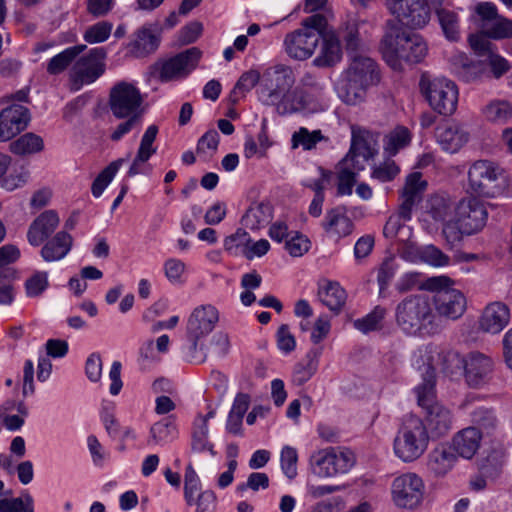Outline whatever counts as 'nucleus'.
I'll list each match as a JSON object with an SVG mask.
<instances>
[{
    "label": "nucleus",
    "mask_w": 512,
    "mask_h": 512,
    "mask_svg": "<svg viewBox=\"0 0 512 512\" xmlns=\"http://www.w3.org/2000/svg\"><path fill=\"white\" fill-rule=\"evenodd\" d=\"M272 219V208L266 203H253L242 217V224L251 230H258Z\"/></svg>",
    "instance_id": "38"
},
{
    "label": "nucleus",
    "mask_w": 512,
    "mask_h": 512,
    "mask_svg": "<svg viewBox=\"0 0 512 512\" xmlns=\"http://www.w3.org/2000/svg\"><path fill=\"white\" fill-rule=\"evenodd\" d=\"M481 439L482 432L477 427H467L453 437V450L459 456L471 459L478 451Z\"/></svg>",
    "instance_id": "26"
},
{
    "label": "nucleus",
    "mask_w": 512,
    "mask_h": 512,
    "mask_svg": "<svg viewBox=\"0 0 512 512\" xmlns=\"http://www.w3.org/2000/svg\"><path fill=\"white\" fill-rule=\"evenodd\" d=\"M327 26L322 14H313L302 21L301 27L288 33L284 39L286 53L296 60L310 58Z\"/></svg>",
    "instance_id": "4"
},
{
    "label": "nucleus",
    "mask_w": 512,
    "mask_h": 512,
    "mask_svg": "<svg viewBox=\"0 0 512 512\" xmlns=\"http://www.w3.org/2000/svg\"><path fill=\"white\" fill-rule=\"evenodd\" d=\"M396 322L407 334H416L434 321L431 300L425 295L404 298L396 307Z\"/></svg>",
    "instance_id": "5"
},
{
    "label": "nucleus",
    "mask_w": 512,
    "mask_h": 512,
    "mask_svg": "<svg viewBox=\"0 0 512 512\" xmlns=\"http://www.w3.org/2000/svg\"><path fill=\"white\" fill-rule=\"evenodd\" d=\"M87 445L94 465L97 467H103L105 462L109 459V452L104 449L95 435L88 436Z\"/></svg>",
    "instance_id": "64"
},
{
    "label": "nucleus",
    "mask_w": 512,
    "mask_h": 512,
    "mask_svg": "<svg viewBox=\"0 0 512 512\" xmlns=\"http://www.w3.org/2000/svg\"><path fill=\"white\" fill-rule=\"evenodd\" d=\"M506 187L504 170L489 160L475 161L468 170V188L477 196L493 198Z\"/></svg>",
    "instance_id": "6"
},
{
    "label": "nucleus",
    "mask_w": 512,
    "mask_h": 512,
    "mask_svg": "<svg viewBox=\"0 0 512 512\" xmlns=\"http://www.w3.org/2000/svg\"><path fill=\"white\" fill-rule=\"evenodd\" d=\"M310 240L303 234L296 232L285 242V249L293 257H300L308 252Z\"/></svg>",
    "instance_id": "61"
},
{
    "label": "nucleus",
    "mask_w": 512,
    "mask_h": 512,
    "mask_svg": "<svg viewBox=\"0 0 512 512\" xmlns=\"http://www.w3.org/2000/svg\"><path fill=\"white\" fill-rule=\"evenodd\" d=\"M400 214V207L398 208L397 214L391 215L386 221L383 228V235L388 239L398 238L400 241H405V238L401 237V234L405 230L408 231L407 238L410 236L409 228L406 227L403 222L408 221Z\"/></svg>",
    "instance_id": "55"
},
{
    "label": "nucleus",
    "mask_w": 512,
    "mask_h": 512,
    "mask_svg": "<svg viewBox=\"0 0 512 512\" xmlns=\"http://www.w3.org/2000/svg\"><path fill=\"white\" fill-rule=\"evenodd\" d=\"M320 301L333 312H340L346 303L347 294L338 282L323 281L319 284Z\"/></svg>",
    "instance_id": "33"
},
{
    "label": "nucleus",
    "mask_w": 512,
    "mask_h": 512,
    "mask_svg": "<svg viewBox=\"0 0 512 512\" xmlns=\"http://www.w3.org/2000/svg\"><path fill=\"white\" fill-rule=\"evenodd\" d=\"M321 227L328 236L341 239L353 232L354 223L348 217L345 207L337 206L326 211Z\"/></svg>",
    "instance_id": "23"
},
{
    "label": "nucleus",
    "mask_w": 512,
    "mask_h": 512,
    "mask_svg": "<svg viewBox=\"0 0 512 512\" xmlns=\"http://www.w3.org/2000/svg\"><path fill=\"white\" fill-rule=\"evenodd\" d=\"M29 109L20 104H11L0 112V141H8L23 130L30 122Z\"/></svg>",
    "instance_id": "17"
},
{
    "label": "nucleus",
    "mask_w": 512,
    "mask_h": 512,
    "mask_svg": "<svg viewBox=\"0 0 512 512\" xmlns=\"http://www.w3.org/2000/svg\"><path fill=\"white\" fill-rule=\"evenodd\" d=\"M324 139L321 130L310 132L305 127H300L292 135V147L302 146L304 150H311L316 147L317 143Z\"/></svg>",
    "instance_id": "53"
},
{
    "label": "nucleus",
    "mask_w": 512,
    "mask_h": 512,
    "mask_svg": "<svg viewBox=\"0 0 512 512\" xmlns=\"http://www.w3.org/2000/svg\"><path fill=\"white\" fill-rule=\"evenodd\" d=\"M72 236L65 231L58 232L52 239L46 242L41 249V256L46 262L59 261L71 250Z\"/></svg>",
    "instance_id": "34"
},
{
    "label": "nucleus",
    "mask_w": 512,
    "mask_h": 512,
    "mask_svg": "<svg viewBox=\"0 0 512 512\" xmlns=\"http://www.w3.org/2000/svg\"><path fill=\"white\" fill-rule=\"evenodd\" d=\"M307 358L306 364L299 363L295 366L293 381L298 385L307 382L317 371L318 362L311 357L310 353L307 355Z\"/></svg>",
    "instance_id": "60"
},
{
    "label": "nucleus",
    "mask_w": 512,
    "mask_h": 512,
    "mask_svg": "<svg viewBox=\"0 0 512 512\" xmlns=\"http://www.w3.org/2000/svg\"><path fill=\"white\" fill-rule=\"evenodd\" d=\"M354 463L355 459L352 452L334 447L318 450L310 457L312 472L322 478L347 473Z\"/></svg>",
    "instance_id": "11"
},
{
    "label": "nucleus",
    "mask_w": 512,
    "mask_h": 512,
    "mask_svg": "<svg viewBox=\"0 0 512 512\" xmlns=\"http://www.w3.org/2000/svg\"><path fill=\"white\" fill-rule=\"evenodd\" d=\"M423 494V480L415 473H405L393 480L392 497L399 507H416L421 502Z\"/></svg>",
    "instance_id": "13"
},
{
    "label": "nucleus",
    "mask_w": 512,
    "mask_h": 512,
    "mask_svg": "<svg viewBox=\"0 0 512 512\" xmlns=\"http://www.w3.org/2000/svg\"><path fill=\"white\" fill-rule=\"evenodd\" d=\"M471 421L486 434H491L498 422L494 411L486 407L475 408L471 413Z\"/></svg>",
    "instance_id": "52"
},
{
    "label": "nucleus",
    "mask_w": 512,
    "mask_h": 512,
    "mask_svg": "<svg viewBox=\"0 0 512 512\" xmlns=\"http://www.w3.org/2000/svg\"><path fill=\"white\" fill-rule=\"evenodd\" d=\"M280 461L283 473L289 479H293L297 475V450L291 446H284L281 451Z\"/></svg>",
    "instance_id": "58"
},
{
    "label": "nucleus",
    "mask_w": 512,
    "mask_h": 512,
    "mask_svg": "<svg viewBox=\"0 0 512 512\" xmlns=\"http://www.w3.org/2000/svg\"><path fill=\"white\" fill-rule=\"evenodd\" d=\"M113 29V24L108 21H100L89 26L83 34V38L90 44L106 41Z\"/></svg>",
    "instance_id": "56"
},
{
    "label": "nucleus",
    "mask_w": 512,
    "mask_h": 512,
    "mask_svg": "<svg viewBox=\"0 0 512 512\" xmlns=\"http://www.w3.org/2000/svg\"><path fill=\"white\" fill-rule=\"evenodd\" d=\"M48 287L46 272H37L25 282L26 294L29 297H37Z\"/></svg>",
    "instance_id": "62"
},
{
    "label": "nucleus",
    "mask_w": 512,
    "mask_h": 512,
    "mask_svg": "<svg viewBox=\"0 0 512 512\" xmlns=\"http://www.w3.org/2000/svg\"><path fill=\"white\" fill-rule=\"evenodd\" d=\"M487 217L484 204L474 197L462 199L455 208V219L466 235L480 231L485 226Z\"/></svg>",
    "instance_id": "15"
},
{
    "label": "nucleus",
    "mask_w": 512,
    "mask_h": 512,
    "mask_svg": "<svg viewBox=\"0 0 512 512\" xmlns=\"http://www.w3.org/2000/svg\"><path fill=\"white\" fill-rule=\"evenodd\" d=\"M455 71L460 79L465 82L475 81L482 74V65L471 62L464 54L455 57Z\"/></svg>",
    "instance_id": "49"
},
{
    "label": "nucleus",
    "mask_w": 512,
    "mask_h": 512,
    "mask_svg": "<svg viewBox=\"0 0 512 512\" xmlns=\"http://www.w3.org/2000/svg\"><path fill=\"white\" fill-rule=\"evenodd\" d=\"M364 25V22L349 20L339 28L336 36L339 41L344 43L348 53H353V55L358 54L357 52L362 48L363 39L361 29Z\"/></svg>",
    "instance_id": "36"
},
{
    "label": "nucleus",
    "mask_w": 512,
    "mask_h": 512,
    "mask_svg": "<svg viewBox=\"0 0 512 512\" xmlns=\"http://www.w3.org/2000/svg\"><path fill=\"white\" fill-rule=\"evenodd\" d=\"M411 142V133L404 126H397L384 139V152L389 156H395L401 149Z\"/></svg>",
    "instance_id": "43"
},
{
    "label": "nucleus",
    "mask_w": 512,
    "mask_h": 512,
    "mask_svg": "<svg viewBox=\"0 0 512 512\" xmlns=\"http://www.w3.org/2000/svg\"><path fill=\"white\" fill-rule=\"evenodd\" d=\"M296 82V75L291 66L278 63L262 72V80L256 88L258 100L267 106H274L285 92Z\"/></svg>",
    "instance_id": "7"
},
{
    "label": "nucleus",
    "mask_w": 512,
    "mask_h": 512,
    "mask_svg": "<svg viewBox=\"0 0 512 512\" xmlns=\"http://www.w3.org/2000/svg\"><path fill=\"white\" fill-rule=\"evenodd\" d=\"M218 320L219 312L210 304L201 305L193 310L187 323V336L190 341L187 357L190 361L196 363L204 361L205 354H197L198 350L203 351V346L199 344V341L214 329Z\"/></svg>",
    "instance_id": "9"
},
{
    "label": "nucleus",
    "mask_w": 512,
    "mask_h": 512,
    "mask_svg": "<svg viewBox=\"0 0 512 512\" xmlns=\"http://www.w3.org/2000/svg\"><path fill=\"white\" fill-rule=\"evenodd\" d=\"M20 257V250L12 244L0 247V305H11L15 298L12 284L8 280L7 265L16 262Z\"/></svg>",
    "instance_id": "22"
},
{
    "label": "nucleus",
    "mask_w": 512,
    "mask_h": 512,
    "mask_svg": "<svg viewBox=\"0 0 512 512\" xmlns=\"http://www.w3.org/2000/svg\"><path fill=\"white\" fill-rule=\"evenodd\" d=\"M420 89L431 108L445 116L452 115L458 104L459 91L457 85L450 79L422 77Z\"/></svg>",
    "instance_id": "10"
},
{
    "label": "nucleus",
    "mask_w": 512,
    "mask_h": 512,
    "mask_svg": "<svg viewBox=\"0 0 512 512\" xmlns=\"http://www.w3.org/2000/svg\"><path fill=\"white\" fill-rule=\"evenodd\" d=\"M200 480L193 469L192 465L189 464L185 469L184 475V497L188 505H192L194 501V495L199 490Z\"/></svg>",
    "instance_id": "59"
},
{
    "label": "nucleus",
    "mask_w": 512,
    "mask_h": 512,
    "mask_svg": "<svg viewBox=\"0 0 512 512\" xmlns=\"http://www.w3.org/2000/svg\"><path fill=\"white\" fill-rule=\"evenodd\" d=\"M106 52L103 48H93L85 56L80 57L72 69V79L79 88L84 84L93 83L105 71L103 62Z\"/></svg>",
    "instance_id": "16"
},
{
    "label": "nucleus",
    "mask_w": 512,
    "mask_h": 512,
    "mask_svg": "<svg viewBox=\"0 0 512 512\" xmlns=\"http://www.w3.org/2000/svg\"><path fill=\"white\" fill-rule=\"evenodd\" d=\"M379 49L384 61L395 71L402 70L404 64L421 63L429 50L422 35L406 30L393 20L386 23Z\"/></svg>",
    "instance_id": "1"
},
{
    "label": "nucleus",
    "mask_w": 512,
    "mask_h": 512,
    "mask_svg": "<svg viewBox=\"0 0 512 512\" xmlns=\"http://www.w3.org/2000/svg\"><path fill=\"white\" fill-rule=\"evenodd\" d=\"M435 12L446 39L449 41L459 40L460 21L458 14L446 7L436 8Z\"/></svg>",
    "instance_id": "41"
},
{
    "label": "nucleus",
    "mask_w": 512,
    "mask_h": 512,
    "mask_svg": "<svg viewBox=\"0 0 512 512\" xmlns=\"http://www.w3.org/2000/svg\"><path fill=\"white\" fill-rule=\"evenodd\" d=\"M455 208L452 199L445 194H435L428 200V213L436 221H445Z\"/></svg>",
    "instance_id": "45"
},
{
    "label": "nucleus",
    "mask_w": 512,
    "mask_h": 512,
    "mask_svg": "<svg viewBox=\"0 0 512 512\" xmlns=\"http://www.w3.org/2000/svg\"><path fill=\"white\" fill-rule=\"evenodd\" d=\"M157 133L158 127L156 125H150L146 129L136 154L138 155V161H148L150 157L156 153V147L153 146V143L156 139Z\"/></svg>",
    "instance_id": "57"
},
{
    "label": "nucleus",
    "mask_w": 512,
    "mask_h": 512,
    "mask_svg": "<svg viewBox=\"0 0 512 512\" xmlns=\"http://www.w3.org/2000/svg\"><path fill=\"white\" fill-rule=\"evenodd\" d=\"M44 149L43 139L34 133L28 132L10 143V151L16 155H28L41 152Z\"/></svg>",
    "instance_id": "42"
},
{
    "label": "nucleus",
    "mask_w": 512,
    "mask_h": 512,
    "mask_svg": "<svg viewBox=\"0 0 512 512\" xmlns=\"http://www.w3.org/2000/svg\"><path fill=\"white\" fill-rule=\"evenodd\" d=\"M59 217L53 210L40 214L30 225L27 238L32 246H39L57 228Z\"/></svg>",
    "instance_id": "25"
},
{
    "label": "nucleus",
    "mask_w": 512,
    "mask_h": 512,
    "mask_svg": "<svg viewBox=\"0 0 512 512\" xmlns=\"http://www.w3.org/2000/svg\"><path fill=\"white\" fill-rule=\"evenodd\" d=\"M427 429L437 437L445 435L452 427L451 412L441 404H434L426 410Z\"/></svg>",
    "instance_id": "35"
},
{
    "label": "nucleus",
    "mask_w": 512,
    "mask_h": 512,
    "mask_svg": "<svg viewBox=\"0 0 512 512\" xmlns=\"http://www.w3.org/2000/svg\"><path fill=\"white\" fill-rule=\"evenodd\" d=\"M311 98L304 88L296 87L288 90L274 106L280 114H293L309 108Z\"/></svg>",
    "instance_id": "30"
},
{
    "label": "nucleus",
    "mask_w": 512,
    "mask_h": 512,
    "mask_svg": "<svg viewBox=\"0 0 512 512\" xmlns=\"http://www.w3.org/2000/svg\"><path fill=\"white\" fill-rule=\"evenodd\" d=\"M465 379L469 386L480 387L486 384L493 371L492 359L480 352H471L463 360Z\"/></svg>",
    "instance_id": "18"
},
{
    "label": "nucleus",
    "mask_w": 512,
    "mask_h": 512,
    "mask_svg": "<svg viewBox=\"0 0 512 512\" xmlns=\"http://www.w3.org/2000/svg\"><path fill=\"white\" fill-rule=\"evenodd\" d=\"M220 136L215 129H210L202 135L196 147V154L203 161H208L216 153Z\"/></svg>",
    "instance_id": "50"
},
{
    "label": "nucleus",
    "mask_w": 512,
    "mask_h": 512,
    "mask_svg": "<svg viewBox=\"0 0 512 512\" xmlns=\"http://www.w3.org/2000/svg\"><path fill=\"white\" fill-rule=\"evenodd\" d=\"M386 309L381 306H376L366 316L356 319L353 326L362 333H369L372 331L380 330L383 327V320L386 316Z\"/></svg>",
    "instance_id": "46"
},
{
    "label": "nucleus",
    "mask_w": 512,
    "mask_h": 512,
    "mask_svg": "<svg viewBox=\"0 0 512 512\" xmlns=\"http://www.w3.org/2000/svg\"><path fill=\"white\" fill-rule=\"evenodd\" d=\"M177 434L176 417L170 415L152 425L148 442L155 445H165L172 442Z\"/></svg>",
    "instance_id": "37"
},
{
    "label": "nucleus",
    "mask_w": 512,
    "mask_h": 512,
    "mask_svg": "<svg viewBox=\"0 0 512 512\" xmlns=\"http://www.w3.org/2000/svg\"><path fill=\"white\" fill-rule=\"evenodd\" d=\"M456 461L457 457L451 447L441 444L429 453L427 467L435 476H444L454 467Z\"/></svg>",
    "instance_id": "28"
},
{
    "label": "nucleus",
    "mask_w": 512,
    "mask_h": 512,
    "mask_svg": "<svg viewBox=\"0 0 512 512\" xmlns=\"http://www.w3.org/2000/svg\"><path fill=\"white\" fill-rule=\"evenodd\" d=\"M487 35L494 39L508 38L512 36V21L497 18L485 27Z\"/></svg>",
    "instance_id": "63"
},
{
    "label": "nucleus",
    "mask_w": 512,
    "mask_h": 512,
    "mask_svg": "<svg viewBox=\"0 0 512 512\" xmlns=\"http://www.w3.org/2000/svg\"><path fill=\"white\" fill-rule=\"evenodd\" d=\"M418 405L423 409H427L434 404H439L435 399V369L428 364L423 382L414 389Z\"/></svg>",
    "instance_id": "40"
},
{
    "label": "nucleus",
    "mask_w": 512,
    "mask_h": 512,
    "mask_svg": "<svg viewBox=\"0 0 512 512\" xmlns=\"http://www.w3.org/2000/svg\"><path fill=\"white\" fill-rule=\"evenodd\" d=\"M321 38L323 40L321 50L314 59V64L319 67L333 66L342 58L340 41L334 32H323Z\"/></svg>",
    "instance_id": "32"
},
{
    "label": "nucleus",
    "mask_w": 512,
    "mask_h": 512,
    "mask_svg": "<svg viewBox=\"0 0 512 512\" xmlns=\"http://www.w3.org/2000/svg\"><path fill=\"white\" fill-rule=\"evenodd\" d=\"M201 51L192 47L159 63V78L162 82L186 77L198 64Z\"/></svg>",
    "instance_id": "14"
},
{
    "label": "nucleus",
    "mask_w": 512,
    "mask_h": 512,
    "mask_svg": "<svg viewBox=\"0 0 512 512\" xmlns=\"http://www.w3.org/2000/svg\"><path fill=\"white\" fill-rule=\"evenodd\" d=\"M124 161L125 160L122 158L117 159L116 161L111 162L106 168H104L99 173V175L93 181L91 187V192L94 197L98 198L102 195L103 191L113 180L114 176L116 175Z\"/></svg>",
    "instance_id": "48"
},
{
    "label": "nucleus",
    "mask_w": 512,
    "mask_h": 512,
    "mask_svg": "<svg viewBox=\"0 0 512 512\" xmlns=\"http://www.w3.org/2000/svg\"><path fill=\"white\" fill-rule=\"evenodd\" d=\"M509 308L501 302L488 304L478 320L479 330L485 333L498 334L509 323Z\"/></svg>",
    "instance_id": "21"
},
{
    "label": "nucleus",
    "mask_w": 512,
    "mask_h": 512,
    "mask_svg": "<svg viewBox=\"0 0 512 512\" xmlns=\"http://www.w3.org/2000/svg\"><path fill=\"white\" fill-rule=\"evenodd\" d=\"M159 42L160 39L154 33L151 26L145 25L134 33L129 49L135 57H144L153 53L158 48Z\"/></svg>",
    "instance_id": "31"
},
{
    "label": "nucleus",
    "mask_w": 512,
    "mask_h": 512,
    "mask_svg": "<svg viewBox=\"0 0 512 512\" xmlns=\"http://www.w3.org/2000/svg\"><path fill=\"white\" fill-rule=\"evenodd\" d=\"M85 49L86 45L84 44L64 49L48 61L46 66L47 73L49 75H59L63 73Z\"/></svg>",
    "instance_id": "39"
},
{
    "label": "nucleus",
    "mask_w": 512,
    "mask_h": 512,
    "mask_svg": "<svg viewBox=\"0 0 512 512\" xmlns=\"http://www.w3.org/2000/svg\"><path fill=\"white\" fill-rule=\"evenodd\" d=\"M436 136L442 149L449 153L458 152L470 139L466 127L457 122H448L439 127Z\"/></svg>",
    "instance_id": "24"
},
{
    "label": "nucleus",
    "mask_w": 512,
    "mask_h": 512,
    "mask_svg": "<svg viewBox=\"0 0 512 512\" xmlns=\"http://www.w3.org/2000/svg\"><path fill=\"white\" fill-rule=\"evenodd\" d=\"M212 414L206 416H199L194 421V428L192 433V449L197 452L209 450L214 455L213 446L208 442V418Z\"/></svg>",
    "instance_id": "44"
},
{
    "label": "nucleus",
    "mask_w": 512,
    "mask_h": 512,
    "mask_svg": "<svg viewBox=\"0 0 512 512\" xmlns=\"http://www.w3.org/2000/svg\"><path fill=\"white\" fill-rule=\"evenodd\" d=\"M109 108L117 119L125 116H143V98L137 87L127 82L117 83L109 94Z\"/></svg>",
    "instance_id": "12"
},
{
    "label": "nucleus",
    "mask_w": 512,
    "mask_h": 512,
    "mask_svg": "<svg viewBox=\"0 0 512 512\" xmlns=\"http://www.w3.org/2000/svg\"><path fill=\"white\" fill-rule=\"evenodd\" d=\"M261 80L262 73L258 72L257 70H249L244 72L236 82L232 91V95L235 97V100H237L240 96H244L245 93L249 92L255 86L257 87L260 85Z\"/></svg>",
    "instance_id": "54"
},
{
    "label": "nucleus",
    "mask_w": 512,
    "mask_h": 512,
    "mask_svg": "<svg viewBox=\"0 0 512 512\" xmlns=\"http://www.w3.org/2000/svg\"><path fill=\"white\" fill-rule=\"evenodd\" d=\"M430 437L424 422L415 416L404 419L393 442L395 455L405 463L419 459L427 450Z\"/></svg>",
    "instance_id": "3"
},
{
    "label": "nucleus",
    "mask_w": 512,
    "mask_h": 512,
    "mask_svg": "<svg viewBox=\"0 0 512 512\" xmlns=\"http://www.w3.org/2000/svg\"><path fill=\"white\" fill-rule=\"evenodd\" d=\"M450 283L451 280L445 276L431 277L426 281L425 287L435 291L431 303L437 314L456 320L466 310V299L461 291L450 287Z\"/></svg>",
    "instance_id": "8"
},
{
    "label": "nucleus",
    "mask_w": 512,
    "mask_h": 512,
    "mask_svg": "<svg viewBox=\"0 0 512 512\" xmlns=\"http://www.w3.org/2000/svg\"><path fill=\"white\" fill-rule=\"evenodd\" d=\"M431 19V8L427 0H414L405 12L397 19L401 24L410 29H423Z\"/></svg>",
    "instance_id": "29"
},
{
    "label": "nucleus",
    "mask_w": 512,
    "mask_h": 512,
    "mask_svg": "<svg viewBox=\"0 0 512 512\" xmlns=\"http://www.w3.org/2000/svg\"><path fill=\"white\" fill-rule=\"evenodd\" d=\"M337 194L340 196L351 195L356 184L359 172L365 169L363 163H354L343 158L337 165Z\"/></svg>",
    "instance_id": "27"
},
{
    "label": "nucleus",
    "mask_w": 512,
    "mask_h": 512,
    "mask_svg": "<svg viewBox=\"0 0 512 512\" xmlns=\"http://www.w3.org/2000/svg\"><path fill=\"white\" fill-rule=\"evenodd\" d=\"M427 188V182L420 172L410 173L405 180L404 187L400 191V214L405 219H411L414 206L421 201Z\"/></svg>",
    "instance_id": "20"
},
{
    "label": "nucleus",
    "mask_w": 512,
    "mask_h": 512,
    "mask_svg": "<svg viewBox=\"0 0 512 512\" xmlns=\"http://www.w3.org/2000/svg\"><path fill=\"white\" fill-rule=\"evenodd\" d=\"M483 114L488 121L506 123L512 118V106L505 100H494L483 109Z\"/></svg>",
    "instance_id": "47"
},
{
    "label": "nucleus",
    "mask_w": 512,
    "mask_h": 512,
    "mask_svg": "<svg viewBox=\"0 0 512 512\" xmlns=\"http://www.w3.org/2000/svg\"><path fill=\"white\" fill-rule=\"evenodd\" d=\"M379 81V67L372 58L362 54L352 55L339 95L345 103L355 105L363 100L367 89Z\"/></svg>",
    "instance_id": "2"
},
{
    "label": "nucleus",
    "mask_w": 512,
    "mask_h": 512,
    "mask_svg": "<svg viewBox=\"0 0 512 512\" xmlns=\"http://www.w3.org/2000/svg\"><path fill=\"white\" fill-rule=\"evenodd\" d=\"M399 165L388 157L384 161L374 164L371 168L370 177L381 183L391 182L400 174Z\"/></svg>",
    "instance_id": "51"
},
{
    "label": "nucleus",
    "mask_w": 512,
    "mask_h": 512,
    "mask_svg": "<svg viewBox=\"0 0 512 512\" xmlns=\"http://www.w3.org/2000/svg\"><path fill=\"white\" fill-rule=\"evenodd\" d=\"M378 153L377 141L373 134L362 128H352L351 146L344 157L354 163L367 162Z\"/></svg>",
    "instance_id": "19"
}]
</instances>
